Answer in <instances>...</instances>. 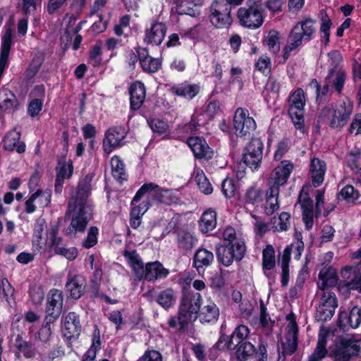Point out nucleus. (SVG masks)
Instances as JSON below:
<instances>
[{"label": "nucleus", "instance_id": "f257e3e1", "mask_svg": "<svg viewBox=\"0 0 361 361\" xmlns=\"http://www.w3.org/2000/svg\"><path fill=\"white\" fill-rule=\"evenodd\" d=\"M246 245L245 240L238 237L232 226H227L222 232V241L215 245L217 261L228 267L234 261L240 262L245 255Z\"/></svg>", "mask_w": 361, "mask_h": 361}, {"label": "nucleus", "instance_id": "f03ea898", "mask_svg": "<svg viewBox=\"0 0 361 361\" xmlns=\"http://www.w3.org/2000/svg\"><path fill=\"white\" fill-rule=\"evenodd\" d=\"M191 279H185L181 289V298L178 311V331L184 332L188 328L190 320H196L202 301V297L198 292L191 289Z\"/></svg>", "mask_w": 361, "mask_h": 361}, {"label": "nucleus", "instance_id": "7ed1b4c3", "mask_svg": "<svg viewBox=\"0 0 361 361\" xmlns=\"http://www.w3.org/2000/svg\"><path fill=\"white\" fill-rule=\"evenodd\" d=\"M124 257L133 271V274L139 281H147L154 283L158 280L166 279L170 271L159 261L149 262L144 264L136 250H125Z\"/></svg>", "mask_w": 361, "mask_h": 361}, {"label": "nucleus", "instance_id": "20e7f679", "mask_svg": "<svg viewBox=\"0 0 361 361\" xmlns=\"http://www.w3.org/2000/svg\"><path fill=\"white\" fill-rule=\"evenodd\" d=\"M71 214V223L66 230V235L75 237L78 233H82L92 219V207L89 204H78L69 202L66 215Z\"/></svg>", "mask_w": 361, "mask_h": 361}, {"label": "nucleus", "instance_id": "39448f33", "mask_svg": "<svg viewBox=\"0 0 361 361\" xmlns=\"http://www.w3.org/2000/svg\"><path fill=\"white\" fill-rule=\"evenodd\" d=\"M145 195L150 199L166 205L178 204L180 202V197L171 189H164L159 185L150 182L144 183L136 192L131 202L135 205L140 202Z\"/></svg>", "mask_w": 361, "mask_h": 361}, {"label": "nucleus", "instance_id": "423d86ee", "mask_svg": "<svg viewBox=\"0 0 361 361\" xmlns=\"http://www.w3.org/2000/svg\"><path fill=\"white\" fill-rule=\"evenodd\" d=\"M329 355L334 361H350L353 357H361V338L355 339L354 336H344L336 338Z\"/></svg>", "mask_w": 361, "mask_h": 361}, {"label": "nucleus", "instance_id": "0eeeda50", "mask_svg": "<svg viewBox=\"0 0 361 361\" xmlns=\"http://www.w3.org/2000/svg\"><path fill=\"white\" fill-rule=\"evenodd\" d=\"M237 17L241 26L250 30H256L260 27L264 22L266 13L262 4L254 1L248 6L239 8Z\"/></svg>", "mask_w": 361, "mask_h": 361}, {"label": "nucleus", "instance_id": "6e6552de", "mask_svg": "<svg viewBox=\"0 0 361 361\" xmlns=\"http://www.w3.org/2000/svg\"><path fill=\"white\" fill-rule=\"evenodd\" d=\"M305 94L304 90L298 87L290 92L288 99V115L291 118L295 128L302 130L305 127Z\"/></svg>", "mask_w": 361, "mask_h": 361}, {"label": "nucleus", "instance_id": "1a4fd4ad", "mask_svg": "<svg viewBox=\"0 0 361 361\" xmlns=\"http://www.w3.org/2000/svg\"><path fill=\"white\" fill-rule=\"evenodd\" d=\"M353 103L350 99L343 100L338 109H331L329 106H324L322 109L319 118L323 120L331 116L329 126L332 129H341L348 123L353 111Z\"/></svg>", "mask_w": 361, "mask_h": 361}, {"label": "nucleus", "instance_id": "9d476101", "mask_svg": "<svg viewBox=\"0 0 361 361\" xmlns=\"http://www.w3.org/2000/svg\"><path fill=\"white\" fill-rule=\"evenodd\" d=\"M315 23L316 20L311 17H304L293 25L289 32L288 39L293 41L300 47L303 42H310L314 38L317 32Z\"/></svg>", "mask_w": 361, "mask_h": 361}, {"label": "nucleus", "instance_id": "9b49d317", "mask_svg": "<svg viewBox=\"0 0 361 361\" xmlns=\"http://www.w3.org/2000/svg\"><path fill=\"white\" fill-rule=\"evenodd\" d=\"M264 150V143L259 137H252L243 150V163L252 171H257L261 166Z\"/></svg>", "mask_w": 361, "mask_h": 361}, {"label": "nucleus", "instance_id": "f8f14e48", "mask_svg": "<svg viewBox=\"0 0 361 361\" xmlns=\"http://www.w3.org/2000/svg\"><path fill=\"white\" fill-rule=\"evenodd\" d=\"M233 128L236 131V137H249L257 128L255 119L250 116L247 109L238 107L235 109L233 117Z\"/></svg>", "mask_w": 361, "mask_h": 361}, {"label": "nucleus", "instance_id": "ddd939ff", "mask_svg": "<svg viewBox=\"0 0 361 361\" xmlns=\"http://www.w3.org/2000/svg\"><path fill=\"white\" fill-rule=\"evenodd\" d=\"M338 307V300L336 294L331 291H324L319 298L318 305L316 307L314 319L322 323L331 320Z\"/></svg>", "mask_w": 361, "mask_h": 361}, {"label": "nucleus", "instance_id": "4468645a", "mask_svg": "<svg viewBox=\"0 0 361 361\" xmlns=\"http://www.w3.org/2000/svg\"><path fill=\"white\" fill-rule=\"evenodd\" d=\"M231 9L223 0H214L210 6L209 20L216 28H224L231 25L233 22L231 16Z\"/></svg>", "mask_w": 361, "mask_h": 361}, {"label": "nucleus", "instance_id": "2eb2a0df", "mask_svg": "<svg viewBox=\"0 0 361 361\" xmlns=\"http://www.w3.org/2000/svg\"><path fill=\"white\" fill-rule=\"evenodd\" d=\"M250 334L249 328L243 324L238 325L235 328L231 336L221 334L215 343L214 347L220 350H234L235 344H239L245 341Z\"/></svg>", "mask_w": 361, "mask_h": 361}, {"label": "nucleus", "instance_id": "dca6fc26", "mask_svg": "<svg viewBox=\"0 0 361 361\" xmlns=\"http://www.w3.org/2000/svg\"><path fill=\"white\" fill-rule=\"evenodd\" d=\"M63 305L62 290L51 288L47 295L45 307V318L49 321L56 322L60 317Z\"/></svg>", "mask_w": 361, "mask_h": 361}, {"label": "nucleus", "instance_id": "f3484780", "mask_svg": "<svg viewBox=\"0 0 361 361\" xmlns=\"http://www.w3.org/2000/svg\"><path fill=\"white\" fill-rule=\"evenodd\" d=\"M186 143L196 159L209 160L213 157L214 152L203 137L190 136Z\"/></svg>", "mask_w": 361, "mask_h": 361}, {"label": "nucleus", "instance_id": "a211bd4d", "mask_svg": "<svg viewBox=\"0 0 361 361\" xmlns=\"http://www.w3.org/2000/svg\"><path fill=\"white\" fill-rule=\"evenodd\" d=\"M126 136L125 128L121 126H114L109 128L105 133V138L103 141V149L105 153L109 154L114 148L121 146Z\"/></svg>", "mask_w": 361, "mask_h": 361}, {"label": "nucleus", "instance_id": "6ab92c4d", "mask_svg": "<svg viewBox=\"0 0 361 361\" xmlns=\"http://www.w3.org/2000/svg\"><path fill=\"white\" fill-rule=\"evenodd\" d=\"M64 290L71 299H80L85 290V279L81 275L69 273L67 276Z\"/></svg>", "mask_w": 361, "mask_h": 361}, {"label": "nucleus", "instance_id": "aec40b11", "mask_svg": "<svg viewBox=\"0 0 361 361\" xmlns=\"http://www.w3.org/2000/svg\"><path fill=\"white\" fill-rule=\"evenodd\" d=\"M80 316L75 312H70L65 317L62 330L63 336L71 341L73 338H78L81 332Z\"/></svg>", "mask_w": 361, "mask_h": 361}, {"label": "nucleus", "instance_id": "412c9836", "mask_svg": "<svg viewBox=\"0 0 361 361\" xmlns=\"http://www.w3.org/2000/svg\"><path fill=\"white\" fill-rule=\"evenodd\" d=\"M130 108L137 111L142 106L146 97V87L140 80H135L129 87Z\"/></svg>", "mask_w": 361, "mask_h": 361}, {"label": "nucleus", "instance_id": "4be33fe9", "mask_svg": "<svg viewBox=\"0 0 361 361\" xmlns=\"http://www.w3.org/2000/svg\"><path fill=\"white\" fill-rule=\"evenodd\" d=\"M94 177V173H89L80 178L75 197L70 202L78 204H88L87 200L92 191V182Z\"/></svg>", "mask_w": 361, "mask_h": 361}, {"label": "nucleus", "instance_id": "5701e85b", "mask_svg": "<svg viewBox=\"0 0 361 361\" xmlns=\"http://www.w3.org/2000/svg\"><path fill=\"white\" fill-rule=\"evenodd\" d=\"M166 30L167 27L164 23L153 22L150 28L146 29L145 31L144 42L157 46L160 45L165 37Z\"/></svg>", "mask_w": 361, "mask_h": 361}, {"label": "nucleus", "instance_id": "b1692460", "mask_svg": "<svg viewBox=\"0 0 361 361\" xmlns=\"http://www.w3.org/2000/svg\"><path fill=\"white\" fill-rule=\"evenodd\" d=\"M214 262V253L205 248H198L192 258V267L199 274L204 273L205 269Z\"/></svg>", "mask_w": 361, "mask_h": 361}, {"label": "nucleus", "instance_id": "393cba45", "mask_svg": "<svg viewBox=\"0 0 361 361\" xmlns=\"http://www.w3.org/2000/svg\"><path fill=\"white\" fill-rule=\"evenodd\" d=\"M169 91L175 96L192 100L199 94L200 86L197 84H191L188 81L185 80L181 83L172 85Z\"/></svg>", "mask_w": 361, "mask_h": 361}, {"label": "nucleus", "instance_id": "a878e982", "mask_svg": "<svg viewBox=\"0 0 361 361\" xmlns=\"http://www.w3.org/2000/svg\"><path fill=\"white\" fill-rule=\"evenodd\" d=\"M293 169V164L290 161H282L271 173V179L273 181L271 187H277L279 190V187L286 183Z\"/></svg>", "mask_w": 361, "mask_h": 361}, {"label": "nucleus", "instance_id": "bb28decb", "mask_svg": "<svg viewBox=\"0 0 361 361\" xmlns=\"http://www.w3.org/2000/svg\"><path fill=\"white\" fill-rule=\"evenodd\" d=\"M195 0H172L171 12L178 16L188 15L196 18L200 15Z\"/></svg>", "mask_w": 361, "mask_h": 361}, {"label": "nucleus", "instance_id": "cd10ccee", "mask_svg": "<svg viewBox=\"0 0 361 361\" xmlns=\"http://www.w3.org/2000/svg\"><path fill=\"white\" fill-rule=\"evenodd\" d=\"M140 68L142 71L147 74H154L157 73L162 66V61L160 58H154L149 55V49L145 47L140 51Z\"/></svg>", "mask_w": 361, "mask_h": 361}, {"label": "nucleus", "instance_id": "c85d7f7f", "mask_svg": "<svg viewBox=\"0 0 361 361\" xmlns=\"http://www.w3.org/2000/svg\"><path fill=\"white\" fill-rule=\"evenodd\" d=\"M20 137L21 133L17 131L16 128L8 131L2 140L3 148L8 152L16 149L19 154L25 152L26 145L24 142L20 141Z\"/></svg>", "mask_w": 361, "mask_h": 361}, {"label": "nucleus", "instance_id": "c756f323", "mask_svg": "<svg viewBox=\"0 0 361 361\" xmlns=\"http://www.w3.org/2000/svg\"><path fill=\"white\" fill-rule=\"evenodd\" d=\"M317 18L320 20L319 33L321 44L324 47H327L330 42L331 28L333 26V21L324 8L319 11Z\"/></svg>", "mask_w": 361, "mask_h": 361}, {"label": "nucleus", "instance_id": "7c9ffc66", "mask_svg": "<svg viewBox=\"0 0 361 361\" xmlns=\"http://www.w3.org/2000/svg\"><path fill=\"white\" fill-rule=\"evenodd\" d=\"M13 45V31L8 28L1 37L0 49V72L4 73L8 65V57Z\"/></svg>", "mask_w": 361, "mask_h": 361}, {"label": "nucleus", "instance_id": "2f4dec72", "mask_svg": "<svg viewBox=\"0 0 361 361\" xmlns=\"http://www.w3.org/2000/svg\"><path fill=\"white\" fill-rule=\"evenodd\" d=\"M33 94L37 98L32 99L27 105V114L34 118L42 111L45 98V87L44 85H35Z\"/></svg>", "mask_w": 361, "mask_h": 361}, {"label": "nucleus", "instance_id": "473e14b6", "mask_svg": "<svg viewBox=\"0 0 361 361\" xmlns=\"http://www.w3.org/2000/svg\"><path fill=\"white\" fill-rule=\"evenodd\" d=\"M217 225V213L215 209L207 208L198 221L199 230L204 234L213 231Z\"/></svg>", "mask_w": 361, "mask_h": 361}, {"label": "nucleus", "instance_id": "72a5a7b5", "mask_svg": "<svg viewBox=\"0 0 361 361\" xmlns=\"http://www.w3.org/2000/svg\"><path fill=\"white\" fill-rule=\"evenodd\" d=\"M326 165L324 161L314 157L311 159L310 172L312 177V184L314 188L319 187L324 181Z\"/></svg>", "mask_w": 361, "mask_h": 361}, {"label": "nucleus", "instance_id": "f704fd0d", "mask_svg": "<svg viewBox=\"0 0 361 361\" xmlns=\"http://www.w3.org/2000/svg\"><path fill=\"white\" fill-rule=\"evenodd\" d=\"M318 278L321 283H318L317 286L322 292L327 291L326 290L327 288H333L337 284V274L331 267L321 269Z\"/></svg>", "mask_w": 361, "mask_h": 361}, {"label": "nucleus", "instance_id": "c9c22d12", "mask_svg": "<svg viewBox=\"0 0 361 361\" xmlns=\"http://www.w3.org/2000/svg\"><path fill=\"white\" fill-rule=\"evenodd\" d=\"M276 267L275 250L271 245H267L262 251V269L264 275L269 279H274V275L267 273Z\"/></svg>", "mask_w": 361, "mask_h": 361}, {"label": "nucleus", "instance_id": "e433bc0d", "mask_svg": "<svg viewBox=\"0 0 361 361\" xmlns=\"http://www.w3.org/2000/svg\"><path fill=\"white\" fill-rule=\"evenodd\" d=\"M18 102L16 94L8 88L3 87L0 90V108L4 111L16 110Z\"/></svg>", "mask_w": 361, "mask_h": 361}, {"label": "nucleus", "instance_id": "4c0bfd02", "mask_svg": "<svg viewBox=\"0 0 361 361\" xmlns=\"http://www.w3.org/2000/svg\"><path fill=\"white\" fill-rule=\"evenodd\" d=\"M198 317L201 323H214L219 317V309L214 302H209L200 307Z\"/></svg>", "mask_w": 361, "mask_h": 361}, {"label": "nucleus", "instance_id": "58836bf2", "mask_svg": "<svg viewBox=\"0 0 361 361\" xmlns=\"http://www.w3.org/2000/svg\"><path fill=\"white\" fill-rule=\"evenodd\" d=\"M111 167L112 176L122 184L127 180L128 175L126 173L125 164L118 155H114L111 159Z\"/></svg>", "mask_w": 361, "mask_h": 361}, {"label": "nucleus", "instance_id": "ea45409f", "mask_svg": "<svg viewBox=\"0 0 361 361\" xmlns=\"http://www.w3.org/2000/svg\"><path fill=\"white\" fill-rule=\"evenodd\" d=\"M197 242L196 237L185 230L177 232V245L179 249L184 251L191 250Z\"/></svg>", "mask_w": 361, "mask_h": 361}, {"label": "nucleus", "instance_id": "a19ab883", "mask_svg": "<svg viewBox=\"0 0 361 361\" xmlns=\"http://www.w3.org/2000/svg\"><path fill=\"white\" fill-rule=\"evenodd\" d=\"M176 298V291L171 288H167L158 293L156 302L164 309L168 310L175 305Z\"/></svg>", "mask_w": 361, "mask_h": 361}, {"label": "nucleus", "instance_id": "79ce46f5", "mask_svg": "<svg viewBox=\"0 0 361 361\" xmlns=\"http://www.w3.org/2000/svg\"><path fill=\"white\" fill-rule=\"evenodd\" d=\"M235 359L237 361H247L254 356L255 347L249 341L235 344Z\"/></svg>", "mask_w": 361, "mask_h": 361}, {"label": "nucleus", "instance_id": "37998d69", "mask_svg": "<svg viewBox=\"0 0 361 361\" xmlns=\"http://www.w3.org/2000/svg\"><path fill=\"white\" fill-rule=\"evenodd\" d=\"M265 193L263 190L257 186L249 187L244 195V202L245 204L257 206L264 201Z\"/></svg>", "mask_w": 361, "mask_h": 361}, {"label": "nucleus", "instance_id": "c03bdc74", "mask_svg": "<svg viewBox=\"0 0 361 361\" xmlns=\"http://www.w3.org/2000/svg\"><path fill=\"white\" fill-rule=\"evenodd\" d=\"M15 288L9 282L7 278L0 279V293L10 307H13L16 305L15 297Z\"/></svg>", "mask_w": 361, "mask_h": 361}, {"label": "nucleus", "instance_id": "a18cd8bd", "mask_svg": "<svg viewBox=\"0 0 361 361\" xmlns=\"http://www.w3.org/2000/svg\"><path fill=\"white\" fill-rule=\"evenodd\" d=\"M286 343H282L283 360L286 359L287 355H291L295 353L298 345V332H287L286 336Z\"/></svg>", "mask_w": 361, "mask_h": 361}, {"label": "nucleus", "instance_id": "49530a36", "mask_svg": "<svg viewBox=\"0 0 361 361\" xmlns=\"http://www.w3.org/2000/svg\"><path fill=\"white\" fill-rule=\"evenodd\" d=\"M102 341L100 332L97 326L92 334V343L87 350L83 354L82 359L96 360L97 354L101 349Z\"/></svg>", "mask_w": 361, "mask_h": 361}, {"label": "nucleus", "instance_id": "de8ad7c7", "mask_svg": "<svg viewBox=\"0 0 361 361\" xmlns=\"http://www.w3.org/2000/svg\"><path fill=\"white\" fill-rule=\"evenodd\" d=\"M279 190L277 187H270L266 197V206L265 210L267 214H272L275 211L279 208L278 202Z\"/></svg>", "mask_w": 361, "mask_h": 361}, {"label": "nucleus", "instance_id": "09e8293b", "mask_svg": "<svg viewBox=\"0 0 361 361\" xmlns=\"http://www.w3.org/2000/svg\"><path fill=\"white\" fill-rule=\"evenodd\" d=\"M290 214L288 212H281L279 217L276 216L271 219V223L273 225L274 231L283 232L287 231L290 227Z\"/></svg>", "mask_w": 361, "mask_h": 361}, {"label": "nucleus", "instance_id": "8fccbe9b", "mask_svg": "<svg viewBox=\"0 0 361 361\" xmlns=\"http://www.w3.org/2000/svg\"><path fill=\"white\" fill-rule=\"evenodd\" d=\"M102 42L98 40L90 49L88 54V63H91L94 68H98L102 66Z\"/></svg>", "mask_w": 361, "mask_h": 361}, {"label": "nucleus", "instance_id": "3c124183", "mask_svg": "<svg viewBox=\"0 0 361 361\" xmlns=\"http://www.w3.org/2000/svg\"><path fill=\"white\" fill-rule=\"evenodd\" d=\"M58 164L59 166L56 168V177L63 180L71 178L74 170L73 161L71 159H69L68 161H59Z\"/></svg>", "mask_w": 361, "mask_h": 361}, {"label": "nucleus", "instance_id": "603ef678", "mask_svg": "<svg viewBox=\"0 0 361 361\" xmlns=\"http://www.w3.org/2000/svg\"><path fill=\"white\" fill-rule=\"evenodd\" d=\"M199 190L204 195H210L213 192V187L202 170H197L195 176Z\"/></svg>", "mask_w": 361, "mask_h": 361}, {"label": "nucleus", "instance_id": "864d4df0", "mask_svg": "<svg viewBox=\"0 0 361 361\" xmlns=\"http://www.w3.org/2000/svg\"><path fill=\"white\" fill-rule=\"evenodd\" d=\"M203 117L202 114H192L190 121L183 125V131L190 134L198 131L199 128L204 125Z\"/></svg>", "mask_w": 361, "mask_h": 361}, {"label": "nucleus", "instance_id": "5fc2aeb1", "mask_svg": "<svg viewBox=\"0 0 361 361\" xmlns=\"http://www.w3.org/2000/svg\"><path fill=\"white\" fill-rule=\"evenodd\" d=\"M360 197V193L353 185H347L343 187L338 194V198L347 203H353Z\"/></svg>", "mask_w": 361, "mask_h": 361}, {"label": "nucleus", "instance_id": "6e6d98bb", "mask_svg": "<svg viewBox=\"0 0 361 361\" xmlns=\"http://www.w3.org/2000/svg\"><path fill=\"white\" fill-rule=\"evenodd\" d=\"M16 347L23 353L25 358H32L35 355V350L32 344L29 341H23L22 336L19 334L16 338Z\"/></svg>", "mask_w": 361, "mask_h": 361}, {"label": "nucleus", "instance_id": "4d7b16f0", "mask_svg": "<svg viewBox=\"0 0 361 361\" xmlns=\"http://www.w3.org/2000/svg\"><path fill=\"white\" fill-rule=\"evenodd\" d=\"M54 322L49 321L44 318V324L36 334V338H37L44 344L49 345V341L52 335V331L51 329V324Z\"/></svg>", "mask_w": 361, "mask_h": 361}, {"label": "nucleus", "instance_id": "13d9d810", "mask_svg": "<svg viewBox=\"0 0 361 361\" xmlns=\"http://www.w3.org/2000/svg\"><path fill=\"white\" fill-rule=\"evenodd\" d=\"M279 35V33L277 30H271L268 32L267 39L264 40L268 49L274 54L278 53L280 50Z\"/></svg>", "mask_w": 361, "mask_h": 361}, {"label": "nucleus", "instance_id": "bf43d9fd", "mask_svg": "<svg viewBox=\"0 0 361 361\" xmlns=\"http://www.w3.org/2000/svg\"><path fill=\"white\" fill-rule=\"evenodd\" d=\"M237 186L235 185V180L233 178L226 177L224 178L221 184V190L222 194L226 198H231L235 195Z\"/></svg>", "mask_w": 361, "mask_h": 361}, {"label": "nucleus", "instance_id": "052dcab7", "mask_svg": "<svg viewBox=\"0 0 361 361\" xmlns=\"http://www.w3.org/2000/svg\"><path fill=\"white\" fill-rule=\"evenodd\" d=\"M326 346V341L325 339H319L314 352L309 357L308 361H321L324 359L328 353Z\"/></svg>", "mask_w": 361, "mask_h": 361}, {"label": "nucleus", "instance_id": "680f3d73", "mask_svg": "<svg viewBox=\"0 0 361 361\" xmlns=\"http://www.w3.org/2000/svg\"><path fill=\"white\" fill-rule=\"evenodd\" d=\"M271 59L269 56H260L255 63L254 71H258L265 76H267L271 73Z\"/></svg>", "mask_w": 361, "mask_h": 361}, {"label": "nucleus", "instance_id": "e2e57ef3", "mask_svg": "<svg viewBox=\"0 0 361 361\" xmlns=\"http://www.w3.org/2000/svg\"><path fill=\"white\" fill-rule=\"evenodd\" d=\"M147 121L152 130L155 133L161 135L168 130V123L162 119L149 118Z\"/></svg>", "mask_w": 361, "mask_h": 361}, {"label": "nucleus", "instance_id": "0e129e2a", "mask_svg": "<svg viewBox=\"0 0 361 361\" xmlns=\"http://www.w3.org/2000/svg\"><path fill=\"white\" fill-rule=\"evenodd\" d=\"M99 229L97 226H92L90 228L85 239L83 240L82 245L86 249L93 247L97 243V237Z\"/></svg>", "mask_w": 361, "mask_h": 361}, {"label": "nucleus", "instance_id": "69168bd1", "mask_svg": "<svg viewBox=\"0 0 361 361\" xmlns=\"http://www.w3.org/2000/svg\"><path fill=\"white\" fill-rule=\"evenodd\" d=\"M225 285L226 281L221 274H216L210 279V288L214 293H221Z\"/></svg>", "mask_w": 361, "mask_h": 361}, {"label": "nucleus", "instance_id": "338daca9", "mask_svg": "<svg viewBox=\"0 0 361 361\" xmlns=\"http://www.w3.org/2000/svg\"><path fill=\"white\" fill-rule=\"evenodd\" d=\"M130 16L128 14L120 18L118 23L114 27V32L116 36L121 37L124 35L126 37H128L127 35H124L123 29L130 26Z\"/></svg>", "mask_w": 361, "mask_h": 361}, {"label": "nucleus", "instance_id": "774afa93", "mask_svg": "<svg viewBox=\"0 0 361 361\" xmlns=\"http://www.w3.org/2000/svg\"><path fill=\"white\" fill-rule=\"evenodd\" d=\"M349 326L353 329L357 328L361 323V308L357 306H354L350 310V315H348Z\"/></svg>", "mask_w": 361, "mask_h": 361}]
</instances>
